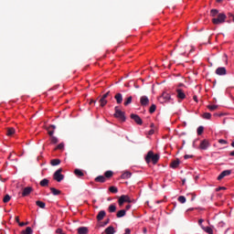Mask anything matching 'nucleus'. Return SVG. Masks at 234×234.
<instances>
[{
  "label": "nucleus",
  "instance_id": "1",
  "mask_svg": "<svg viewBox=\"0 0 234 234\" xmlns=\"http://www.w3.org/2000/svg\"><path fill=\"white\" fill-rule=\"evenodd\" d=\"M151 160L154 165H156V164H158V160H160V155L158 154H154V153H153V151H149L145 157L146 164H150Z\"/></svg>",
  "mask_w": 234,
  "mask_h": 234
},
{
  "label": "nucleus",
  "instance_id": "2",
  "mask_svg": "<svg viewBox=\"0 0 234 234\" xmlns=\"http://www.w3.org/2000/svg\"><path fill=\"white\" fill-rule=\"evenodd\" d=\"M227 16L224 13H219L218 17L212 18L213 25H222V23H226Z\"/></svg>",
  "mask_w": 234,
  "mask_h": 234
},
{
  "label": "nucleus",
  "instance_id": "3",
  "mask_svg": "<svg viewBox=\"0 0 234 234\" xmlns=\"http://www.w3.org/2000/svg\"><path fill=\"white\" fill-rule=\"evenodd\" d=\"M115 113L114 118H117V120H120V122H125V112H122L118 106L114 108Z\"/></svg>",
  "mask_w": 234,
  "mask_h": 234
},
{
  "label": "nucleus",
  "instance_id": "4",
  "mask_svg": "<svg viewBox=\"0 0 234 234\" xmlns=\"http://www.w3.org/2000/svg\"><path fill=\"white\" fill-rule=\"evenodd\" d=\"M61 173H63V168L58 169L53 175L54 180L57 182H61L63 178H65V176H63Z\"/></svg>",
  "mask_w": 234,
  "mask_h": 234
},
{
  "label": "nucleus",
  "instance_id": "5",
  "mask_svg": "<svg viewBox=\"0 0 234 234\" xmlns=\"http://www.w3.org/2000/svg\"><path fill=\"white\" fill-rule=\"evenodd\" d=\"M171 100V95L167 92H163V94L158 98V101L161 103H165Z\"/></svg>",
  "mask_w": 234,
  "mask_h": 234
},
{
  "label": "nucleus",
  "instance_id": "6",
  "mask_svg": "<svg viewBox=\"0 0 234 234\" xmlns=\"http://www.w3.org/2000/svg\"><path fill=\"white\" fill-rule=\"evenodd\" d=\"M118 202H119V206H123L125 202H127L128 204H131V197H129V196L127 195H122L120 197Z\"/></svg>",
  "mask_w": 234,
  "mask_h": 234
},
{
  "label": "nucleus",
  "instance_id": "7",
  "mask_svg": "<svg viewBox=\"0 0 234 234\" xmlns=\"http://www.w3.org/2000/svg\"><path fill=\"white\" fill-rule=\"evenodd\" d=\"M130 118H131L132 120H133V121L135 122V123H137V125H142V123H144V122L142 121V118H140V117L138 116V114L132 113V114L130 115Z\"/></svg>",
  "mask_w": 234,
  "mask_h": 234
},
{
  "label": "nucleus",
  "instance_id": "8",
  "mask_svg": "<svg viewBox=\"0 0 234 234\" xmlns=\"http://www.w3.org/2000/svg\"><path fill=\"white\" fill-rule=\"evenodd\" d=\"M207 147H209V141H207L206 139L201 141V143L199 144V149L206 151L207 149Z\"/></svg>",
  "mask_w": 234,
  "mask_h": 234
},
{
  "label": "nucleus",
  "instance_id": "9",
  "mask_svg": "<svg viewBox=\"0 0 234 234\" xmlns=\"http://www.w3.org/2000/svg\"><path fill=\"white\" fill-rule=\"evenodd\" d=\"M140 103L143 107H146V105H149V98L145 95L142 96L140 98Z\"/></svg>",
  "mask_w": 234,
  "mask_h": 234
},
{
  "label": "nucleus",
  "instance_id": "10",
  "mask_svg": "<svg viewBox=\"0 0 234 234\" xmlns=\"http://www.w3.org/2000/svg\"><path fill=\"white\" fill-rule=\"evenodd\" d=\"M231 175V170H224L220 173V175L218 176V180H222V178L226 176H229Z\"/></svg>",
  "mask_w": 234,
  "mask_h": 234
},
{
  "label": "nucleus",
  "instance_id": "11",
  "mask_svg": "<svg viewBox=\"0 0 234 234\" xmlns=\"http://www.w3.org/2000/svg\"><path fill=\"white\" fill-rule=\"evenodd\" d=\"M33 191L31 186L25 187L22 192V197H28Z\"/></svg>",
  "mask_w": 234,
  "mask_h": 234
},
{
  "label": "nucleus",
  "instance_id": "12",
  "mask_svg": "<svg viewBox=\"0 0 234 234\" xmlns=\"http://www.w3.org/2000/svg\"><path fill=\"white\" fill-rule=\"evenodd\" d=\"M226 72L227 70L224 67H220L216 69V74H218V76H226Z\"/></svg>",
  "mask_w": 234,
  "mask_h": 234
},
{
  "label": "nucleus",
  "instance_id": "13",
  "mask_svg": "<svg viewBox=\"0 0 234 234\" xmlns=\"http://www.w3.org/2000/svg\"><path fill=\"white\" fill-rule=\"evenodd\" d=\"M78 234H89V228L87 227H80L77 229Z\"/></svg>",
  "mask_w": 234,
  "mask_h": 234
},
{
  "label": "nucleus",
  "instance_id": "14",
  "mask_svg": "<svg viewBox=\"0 0 234 234\" xmlns=\"http://www.w3.org/2000/svg\"><path fill=\"white\" fill-rule=\"evenodd\" d=\"M176 93L178 100H186V93H184V90L182 89H177Z\"/></svg>",
  "mask_w": 234,
  "mask_h": 234
},
{
  "label": "nucleus",
  "instance_id": "15",
  "mask_svg": "<svg viewBox=\"0 0 234 234\" xmlns=\"http://www.w3.org/2000/svg\"><path fill=\"white\" fill-rule=\"evenodd\" d=\"M74 175H76L78 176V178H81L83 176H85V174L83 173V170L76 168L74 170Z\"/></svg>",
  "mask_w": 234,
  "mask_h": 234
},
{
  "label": "nucleus",
  "instance_id": "16",
  "mask_svg": "<svg viewBox=\"0 0 234 234\" xmlns=\"http://www.w3.org/2000/svg\"><path fill=\"white\" fill-rule=\"evenodd\" d=\"M178 165H180V160L179 159L174 160L170 164V167H172V169H176V167H178Z\"/></svg>",
  "mask_w": 234,
  "mask_h": 234
},
{
  "label": "nucleus",
  "instance_id": "17",
  "mask_svg": "<svg viewBox=\"0 0 234 234\" xmlns=\"http://www.w3.org/2000/svg\"><path fill=\"white\" fill-rule=\"evenodd\" d=\"M105 215H106L105 210H101V211L98 213V215H97V220H98L99 222L101 221V219L105 218Z\"/></svg>",
  "mask_w": 234,
  "mask_h": 234
},
{
  "label": "nucleus",
  "instance_id": "18",
  "mask_svg": "<svg viewBox=\"0 0 234 234\" xmlns=\"http://www.w3.org/2000/svg\"><path fill=\"white\" fill-rule=\"evenodd\" d=\"M114 98L119 105L123 101V96L122 93H117Z\"/></svg>",
  "mask_w": 234,
  "mask_h": 234
},
{
  "label": "nucleus",
  "instance_id": "19",
  "mask_svg": "<svg viewBox=\"0 0 234 234\" xmlns=\"http://www.w3.org/2000/svg\"><path fill=\"white\" fill-rule=\"evenodd\" d=\"M131 176H133V174L131 172H124L121 176V178H122V180H127V179L131 178Z\"/></svg>",
  "mask_w": 234,
  "mask_h": 234
},
{
  "label": "nucleus",
  "instance_id": "20",
  "mask_svg": "<svg viewBox=\"0 0 234 234\" xmlns=\"http://www.w3.org/2000/svg\"><path fill=\"white\" fill-rule=\"evenodd\" d=\"M126 213H127V210L125 209L119 210L116 214V217L117 218H122V217H125Z\"/></svg>",
  "mask_w": 234,
  "mask_h": 234
},
{
  "label": "nucleus",
  "instance_id": "21",
  "mask_svg": "<svg viewBox=\"0 0 234 234\" xmlns=\"http://www.w3.org/2000/svg\"><path fill=\"white\" fill-rule=\"evenodd\" d=\"M104 233H106V234L115 233L114 227L110 226V227L106 228L105 230H104Z\"/></svg>",
  "mask_w": 234,
  "mask_h": 234
},
{
  "label": "nucleus",
  "instance_id": "22",
  "mask_svg": "<svg viewBox=\"0 0 234 234\" xmlns=\"http://www.w3.org/2000/svg\"><path fill=\"white\" fill-rule=\"evenodd\" d=\"M95 182H99L101 184H104L106 182L105 176H99L95 178Z\"/></svg>",
  "mask_w": 234,
  "mask_h": 234
},
{
  "label": "nucleus",
  "instance_id": "23",
  "mask_svg": "<svg viewBox=\"0 0 234 234\" xmlns=\"http://www.w3.org/2000/svg\"><path fill=\"white\" fill-rule=\"evenodd\" d=\"M50 191H51L52 195H54L55 197H58V195H61L60 190H58L55 187H50Z\"/></svg>",
  "mask_w": 234,
  "mask_h": 234
},
{
  "label": "nucleus",
  "instance_id": "24",
  "mask_svg": "<svg viewBox=\"0 0 234 234\" xmlns=\"http://www.w3.org/2000/svg\"><path fill=\"white\" fill-rule=\"evenodd\" d=\"M48 179H47V178H44V179H42L41 181H40V186H41V187H47V186H48Z\"/></svg>",
  "mask_w": 234,
  "mask_h": 234
},
{
  "label": "nucleus",
  "instance_id": "25",
  "mask_svg": "<svg viewBox=\"0 0 234 234\" xmlns=\"http://www.w3.org/2000/svg\"><path fill=\"white\" fill-rule=\"evenodd\" d=\"M114 175V173L111 170H108L104 173V177L106 178H112V176Z\"/></svg>",
  "mask_w": 234,
  "mask_h": 234
},
{
  "label": "nucleus",
  "instance_id": "26",
  "mask_svg": "<svg viewBox=\"0 0 234 234\" xmlns=\"http://www.w3.org/2000/svg\"><path fill=\"white\" fill-rule=\"evenodd\" d=\"M51 165L55 166V165H59V164H61V160L59 159H53L50 161Z\"/></svg>",
  "mask_w": 234,
  "mask_h": 234
},
{
  "label": "nucleus",
  "instance_id": "27",
  "mask_svg": "<svg viewBox=\"0 0 234 234\" xmlns=\"http://www.w3.org/2000/svg\"><path fill=\"white\" fill-rule=\"evenodd\" d=\"M15 133H16V129H14V128H7L6 135L7 136H12Z\"/></svg>",
  "mask_w": 234,
  "mask_h": 234
},
{
  "label": "nucleus",
  "instance_id": "28",
  "mask_svg": "<svg viewBox=\"0 0 234 234\" xmlns=\"http://www.w3.org/2000/svg\"><path fill=\"white\" fill-rule=\"evenodd\" d=\"M11 198H12V197H10V195H8V194L5 195V196L4 197V198H3L4 204H8V202H10Z\"/></svg>",
  "mask_w": 234,
  "mask_h": 234
},
{
  "label": "nucleus",
  "instance_id": "29",
  "mask_svg": "<svg viewBox=\"0 0 234 234\" xmlns=\"http://www.w3.org/2000/svg\"><path fill=\"white\" fill-rule=\"evenodd\" d=\"M210 16L211 17H217V16H218V9L210 10Z\"/></svg>",
  "mask_w": 234,
  "mask_h": 234
},
{
  "label": "nucleus",
  "instance_id": "30",
  "mask_svg": "<svg viewBox=\"0 0 234 234\" xmlns=\"http://www.w3.org/2000/svg\"><path fill=\"white\" fill-rule=\"evenodd\" d=\"M36 205L38 206V207H40L41 209H45V202L37 200L36 201Z\"/></svg>",
  "mask_w": 234,
  "mask_h": 234
},
{
  "label": "nucleus",
  "instance_id": "31",
  "mask_svg": "<svg viewBox=\"0 0 234 234\" xmlns=\"http://www.w3.org/2000/svg\"><path fill=\"white\" fill-rule=\"evenodd\" d=\"M202 229L204 231H206V233L213 234V229H211V227H202Z\"/></svg>",
  "mask_w": 234,
  "mask_h": 234
},
{
  "label": "nucleus",
  "instance_id": "32",
  "mask_svg": "<svg viewBox=\"0 0 234 234\" xmlns=\"http://www.w3.org/2000/svg\"><path fill=\"white\" fill-rule=\"evenodd\" d=\"M32 233H33V230H32V228L30 227H27V229L22 231V234H32Z\"/></svg>",
  "mask_w": 234,
  "mask_h": 234
},
{
  "label": "nucleus",
  "instance_id": "33",
  "mask_svg": "<svg viewBox=\"0 0 234 234\" xmlns=\"http://www.w3.org/2000/svg\"><path fill=\"white\" fill-rule=\"evenodd\" d=\"M110 213H114L116 211V205H110L108 207Z\"/></svg>",
  "mask_w": 234,
  "mask_h": 234
},
{
  "label": "nucleus",
  "instance_id": "34",
  "mask_svg": "<svg viewBox=\"0 0 234 234\" xmlns=\"http://www.w3.org/2000/svg\"><path fill=\"white\" fill-rule=\"evenodd\" d=\"M101 107H105L107 105V99H103V97L100 100Z\"/></svg>",
  "mask_w": 234,
  "mask_h": 234
},
{
  "label": "nucleus",
  "instance_id": "35",
  "mask_svg": "<svg viewBox=\"0 0 234 234\" xmlns=\"http://www.w3.org/2000/svg\"><path fill=\"white\" fill-rule=\"evenodd\" d=\"M133 102V96H130L126 99V101H124V105L125 107H127V105H130V103Z\"/></svg>",
  "mask_w": 234,
  "mask_h": 234
},
{
  "label": "nucleus",
  "instance_id": "36",
  "mask_svg": "<svg viewBox=\"0 0 234 234\" xmlns=\"http://www.w3.org/2000/svg\"><path fill=\"white\" fill-rule=\"evenodd\" d=\"M109 191H110V193L116 194V193H118V187H116V186H110L109 187Z\"/></svg>",
  "mask_w": 234,
  "mask_h": 234
},
{
  "label": "nucleus",
  "instance_id": "37",
  "mask_svg": "<svg viewBox=\"0 0 234 234\" xmlns=\"http://www.w3.org/2000/svg\"><path fill=\"white\" fill-rule=\"evenodd\" d=\"M64 148H65V144L60 143V144L55 148V151H58V150L62 151V149H64Z\"/></svg>",
  "mask_w": 234,
  "mask_h": 234
},
{
  "label": "nucleus",
  "instance_id": "38",
  "mask_svg": "<svg viewBox=\"0 0 234 234\" xmlns=\"http://www.w3.org/2000/svg\"><path fill=\"white\" fill-rule=\"evenodd\" d=\"M155 111H156V105L155 104H152L150 106V109H149L150 114H153V112H154Z\"/></svg>",
  "mask_w": 234,
  "mask_h": 234
},
{
  "label": "nucleus",
  "instance_id": "39",
  "mask_svg": "<svg viewBox=\"0 0 234 234\" xmlns=\"http://www.w3.org/2000/svg\"><path fill=\"white\" fill-rule=\"evenodd\" d=\"M178 202H180V204H186V197L184 196H180L178 198H177Z\"/></svg>",
  "mask_w": 234,
  "mask_h": 234
},
{
  "label": "nucleus",
  "instance_id": "40",
  "mask_svg": "<svg viewBox=\"0 0 234 234\" xmlns=\"http://www.w3.org/2000/svg\"><path fill=\"white\" fill-rule=\"evenodd\" d=\"M207 109L210 110L211 112L217 111V109H218V105H208Z\"/></svg>",
  "mask_w": 234,
  "mask_h": 234
},
{
  "label": "nucleus",
  "instance_id": "41",
  "mask_svg": "<svg viewBox=\"0 0 234 234\" xmlns=\"http://www.w3.org/2000/svg\"><path fill=\"white\" fill-rule=\"evenodd\" d=\"M203 118H204L205 120H211V113H209V112H205V113L203 114Z\"/></svg>",
  "mask_w": 234,
  "mask_h": 234
},
{
  "label": "nucleus",
  "instance_id": "42",
  "mask_svg": "<svg viewBox=\"0 0 234 234\" xmlns=\"http://www.w3.org/2000/svg\"><path fill=\"white\" fill-rule=\"evenodd\" d=\"M202 133H204V126H199L197 128V134H198V136H200V134H202Z\"/></svg>",
  "mask_w": 234,
  "mask_h": 234
},
{
  "label": "nucleus",
  "instance_id": "43",
  "mask_svg": "<svg viewBox=\"0 0 234 234\" xmlns=\"http://www.w3.org/2000/svg\"><path fill=\"white\" fill-rule=\"evenodd\" d=\"M59 140H58V137L56 136H51V144H58Z\"/></svg>",
  "mask_w": 234,
  "mask_h": 234
},
{
  "label": "nucleus",
  "instance_id": "44",
  "mask_svg": "<svg viewBox=\"0 0 234 234\" xmlns=\"http://www.w3.org/2000/svg\"><path fill=\"white\" fill-rule=\"evenodd\" d=\"M48 133L52 137L54 136V130H50V128H48Z\"/></svg>",
  "mask_w": 234,
  "mask_h": 234
},
{
  "label": "nucleus",
  "instance_id": "45",
  "mask_svg": "<svg viewBox=\"0 0 234 234\" xmlns=\"http://www.w3.org/2000/svg\"><path fill=\"white\" fill-rule=\"evenodd\" d=\"M110 94H111V91H108V92H106L104 95H102V98H103L104 100H107V98H109Z\"/></svg>",
  "mask_w": 234,
  "mask_h": 234
},
{
  "label": "nucleus",
  "instance_id": "46",
  "mask_svg": "<svg viewBox=\"0 0 234 234\" xmlns=\"http://www.w3.org/2000/svg\"><path fill=\"white\" fill-rule=\"evenodd\" d=\"M56 233L62 234L63 233V229H57Z\"/></svg>",
  "mask_w": 234,
  "mask_h": 234
},
{
  "label": "nucleus",
  "instance_id": "47",
  "mask_svg": "<svg viewBox=\"0 0 234 234\" xmlns=\"http://www.w3.org/2000/svg\"><path fill=\"white\" fill-rule=\"evenodd\" d=\"M218 142H219V144H228V141H226L224 139H220Z\"/></svg>",
  "mask_w": 234,
  "mask_h": 234
},
{
  "label": "nucleus",
  "instance_id": "48",
  "mask_svg": "<svg viewBox=\"0 0 234 234\" xmlns=\"http://www.w3.org/2000/svg\"><path fill=\"white\" fill-rule=\"evenodd\" d=\"M28 223H25V222H20L18 223V226H20V228H23V226H27Z\"/></svg>",
  "mask_w": 234,
  "mask_h": 234
},
{
  "label": "nucleus",
  "instance_id": "49",
  "mask_svg": "<svg viewBox=\"0 0 234 234\" xmlns=\"http://www.w3.org/2000/svg\"><path fill=\"white\" fill-rule=\"evenodd\" d=\"M184 158H185V160H187V159H189V158H193V155L186 154V155L184 156Z\"/></svg>",
  "mask_w": 234,
  "mask_h": 234
},
{
  "label": "nucleus",
  "instance_id": "50",
  "mask_svg": "<svg viewBox=\"0 0 234 234\" xmlns=\"http://www.w3.org/2000/svg\"><path fill=\"white\" fill-rule=\"evenodd\" d=\"M129 209H131V205H127L126 207H125V211H129Z\"/></svg>",
  "mask_w": 234,
  "mask_h": 234
},
{
  "label": "nucleus",
  "instance_id": "51",
  "mask_svg": "<svg viewBox=\"0 0 234 234\" xmlns=\"http://www.w3.org/2000/svg\"><path fill=\"white\" fill-rule=\"evenodd\" d=\"M193 100H194L195 101L198 102V98L197 97V95H194V96H193Z\"/></svg>",
  "mask_w": 234,
  "mask_h": 234
},
{
  "label": "nucleus",
  "instance_id": "52",
  "mask_svg": "<svg viewBox=\"0 0 234 234\" xmlns=\"http://www.w3.org/2000/svg\"><path fill=\"white\" fill-rule=\"evenodd\" d=\"M48 128H49V129H53V131H54V130L56 129V125L51 124Z\"/></svg>",
  "mask_w": 234,
  "mask_h": 234
},
{
  "label": "nucleus",
  "instance_id": "53",
  "mask_svg": "<svg viewBox=\"0 0 234 234\" xmlns=\"http://www.w3.org/2000/svg\"><path fill=\"white\" fill-rule=\"evenodd\" d=\"M221 189H226V187L220 186V187L217 188L216 191H221Z\"/></svg>",
  "mask_w": 234,
  "mask_h": 234
},
{
  "label": "nucleus",
  "instance_id": "54",
  "mask_svg": "<svg viewBox=\"0 0 234 234\" xmlns=\"http://www.w3.org/2000/svg\"><path fill=\"white\" fill-rule=\"evenodd\" d=\"M15 219H16V222H17V224L20 223V221H19V217H18V216H16V217L15 218Z\"/></svg>",
  "mask_w": 234,
  "mask_h": 234
},
{
  "label": "nucleus",
  "instance_id": "55",
  "mask_svg": "<svg viewBox=\"0 0 234 234\" xmlns=\"http://www.w3.org/2000/svg\"><path fill=\"white\" fill-rule=\"evenodd\" d=\"M109 222H110V219L108 218L106 221H104L103 226H107V224H109Z\"/></svg>",
  "mask_w": 234,
  "mask_h": 234
},
{
  "label": "nucleus",
  "instance_id": "56",
  "mask_svg": "<svg viewBox=\"0 0 234 234\" xmlns=\"http://www.w3.org/2000/svg\"><path fill=\"white\" fill-rule=\"evenodd\" d=\"M202 222H204V219H199V220H198L199 226H202Z\"/></svg>",
  "mask_w": 234,
  "mask_h": 234
},
{
  "label": "nucleus",
  "instance_id": "57",
  "mask_svg": "<svg viewBox=\"0 0 234 234\" xmlns=\"http://www.w3.org/2000/svg\"><path fill=\"white\" fill-rule=\"evenodd\" d=\"M149 134H154V130H150Z\"/></svg>",
  "mask_w": 234,
  "mask_h": 234
},
{
  "label": "nucleus",
  "instance_id": "58",
  "mask_svg": "<svg viewBox=\"0 0 234 234\" xmlns=\"http://www.w3.org/2000/svg\"><path fill=\"white\" fill-rule=\"evenodd\" d=\"M229 156H234V151L229 153Z\"/></svg>",
  "mask_w": 234,
  "mask_h": 234
},
{
  "label": "nucleus",
  "instance_id": "59",
  "mask_svg": "<svg viewBox=\"0 0 234 234\" xmlns=\"http://www.w3.org/2000/svg\"><path fill=\"white\" fill-rule=\"evenodd\" d=\"M0 180H1L2 182H6V179H3L2 177H0Z\"/></svg>",
  "mask_w": 234,
  "mask_h": 234
},
{
  "label": "nucleus",
  "instance_id": "60",
  "mask_svg": "<svg viewBox=\"0 0 234 234\" xmlns=\"http://www.w3.org/2000/svg\"><path fill=\"white\" fill-rule=\"evenodd\" d=\"M217 3H222L224 0H216Z\"/></svg>",
  "mask_w": 234,
  "mask_h": 234
},
{
  "label": "nucleus",
  "instance_id": "61",
  "mask_svg": "<svg viewBox=\"0 0 234 234\" xmlns=\"http://www.w3.org/2000/svg\"><path fill=\"white\" fill-rule=\"evenodd\" d=\"M90 103H96V101L91 100Z\"/></svg>",
  "mask_w": 234,
  "mask_h": 234
},
{
  "label": "nucleus",
  "instance_id": "62",
  "mask_svg": "<svg viewBox=\"0 0 234 234\" xmlns=\"http://www.w3.org/2000/svg\"><path fill=\"white\" fill-rule=\"evenodd\" d=\"M144 233H147V229H144Z\"/></svg>",
  "mask_w": 234,
  "mask_h": 234
},
{
  "label": "nucleus",
  "instance_id": "63",
  "mask_svg": "<svg viewBox=\"0 0 234 234\" xmlns=\"http://www.w3.org/2000/svg\"><path fill=\"white\" fill-rule=\"evenodd\" d=\"M12 158V154H9L8 159L10 160Z\"/></svg>",
  "mask_w": 234,
  "mask_h": 234
},
{
  "label": "nucleus",
  "instance_id": "64",
  "mask_svg": "<svg viewBox=\"0 0 234 234\" xmlns=\"http://www.w3.org/2000/svg\"><path fill=\"white\" fill-rule=\"evenodd\" d=\"M231 147H234V141L231 143Z\"/></svg>",
  "mask_w": 234,
  "mask_h": 234
}]
</instances>
